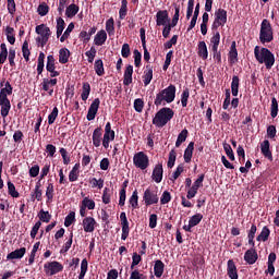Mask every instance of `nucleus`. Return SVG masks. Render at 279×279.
<instances>
[{
	"label": "nucleus",
	"mask_w": 279,
	"mask_h": 279,
	"mask_svg": "<svg viewBox=\"0 0 279 279\" xmlns=\"http://www.w3.org/2000/svg\"><path fill=\"white\" fill-rule=\"evenodd\" d=\"M37 12L39 16H47L49 14V5H47V3L45 2L39 4L37 8Z\"/></svg>",
	"instance_id": "5fc2aeb1"
},
{
	"label": "nucleus",
	"mask_w": 279,
	"mask_h": 279,
	"mask_svg": "<svg viewBox=\"0 0 279 279\" xmlns=\"http://www.w3.org/2000/svg\"><path fill=\"white\" fill-rule=\"evenodd\" d=\"M178 158V154L175 153V149H171L169 153V158L167 162L168 169H173L175 166V159Z\"/></svg>",
	"instance_id": "58836bf2"
},
{
	"label": "nucleus",
	"mask_w": 279,
	"mask_h": 279,
	"mask_svg": "<svg viewBox=\"0 0 279 279\" xmlns=\"http://www.w3.org/2000/svg\"><path fill=\"white\" fill-rule=\"evenodd\" d=\"M228 58L230 64H236V62H239V51L236 50V41L231 43Z\"/></svg>",
	"instance_id": "f3484780"
},
{
	"label": "nucleus",
	"mask_w": 279,
	"mask_h": 279,
	"mask_svg": "<svg viewBox=\"0 0 279 279\" xmlns=\"http://www.w3.org/2000/svg\"><path fill=\"white\" fill-rule=\"evenodd\" d=\"M178 21H180V5L174 4V15L171 22H168V25L175 27L178 25Z\"/></svg>",
	"instance_id": "ea45409f"
},
{
	"label": "nucleus",
	"mask_w": 279,
	"mask_h": 279,
	"mask_svg": "<svg viewBox=\"0 0 279 279\" xmlns=\"http://www.w3.org/2000/svg\"><path fill=\"white\" fill-rule=\"evenodd\" d=\"M227 276H229L230 279H239V272L236 270V264H234V260H232V259L228 260Z\"/></svg>",
	"instance_id": "6ab92c4d"
},
{
	"label": "nucleus",
	"mask_w": 279,
	"mask_h": 279,
	"mask_svg": "<svg viewBox=\"0 0 279 279\" xmlns=\"http://www.w3.org/2000/svg\"><path fill=\"white\" fill-rule=\"evenodd\" d=\"M58 107H54L51 113L48 116V125H53L56 123V119H58Z\"/></svg>",
	"instance_id": "13d9d810"
},
{
	"label": "nucleus",
	"mask_w": 279,
	"mask_h": 279,
	"mask_svg": "<svg viewBox=\"0 0 279 279\" xmlns=\"http://www.w3.org/2000/svg\"><path fill=\"white\" fill-rule=\"evenodd\" d=\"M62 269H64V266L59 262H49L44 265L46 276H56V274H60Z\"/></svg>",
	"instance_id": "6e6552de"
},
{
	"label": "nucleus",
	"mask_w": 279,
	"mask_h": 279,
	"mask_svg": "<svg viewBox=\"0 0 279 279\" xmlns=\"http://www.w3.org/2000/svg\"><path fill=\"white\" fill-rule=\"evenodd\" d=\"M22 53L23 58L26 62H29V56H32V52L29 51V43L25 40L22 46Z\"/></svg>",
	"instance_id": "79ce46f5"
},
{
	"label": "nucleus",
	"mask_w": 279,
	"mask_h": 279,
	"mask_svg": "<svg viewBox=\"0 0 279 279\" xmlns=\"http://www.w3.org/2000/svg\"><path fill=\"white\" fill-rule=\"evenodd\" d=\"M32 199H37V202H40L43 199V190H40V184H37L35 186L34 193L32 194Z\"/></svg>",
	"instance_id": "3c124183"
},
{
	"label": "nucleus",
	"mask_w": 279,
	"mask_h": 279,
	"mask_svg": "<svg viewBox=\"0 0 279 279\" xmlns=\"http://www.w3.org/2000/svg\"><path fill=\"white\" fill-rule=\"evenodd\" d=\"M81 206H83L84 208H87L88 210H95V201H93V199H90L88 197H85L82 201Z\"/></svg>",
	"instance_id": "09e8293b"
},
{
	"label": "nucleus",
	"mask_w": 279,
	"mask_h": 279,
	"mask_svg": "<svg viewBox=\"0 0 279 279\" xmlns=\"http://www.w3.org/2000/svg\"><path fill=\"white\" fill-rule=\"evenodd\" d=\"M133 56H134V64L138 69L141 66V62L143 60V54L141 53V51H138V49H135L133 51Z\"/></svg>",
	"instance_id": "bf43d9fd"
},
{
	"label": "nucleus",
	"mask_w": 279,
	"mask_h": 279,
	"mask_svg": "<svg viewBox=\"0 0 279 279\" xmlns=\"http://www.w3.org/2000/svg\"><path fill=\"white\" fill-rule=\"evenodd\" d=\"M271 40H274V27H271L269 20L265 19L260 24L259 43L265 45L266 43H271Z\"/></svg>",
	"instance_id": "39448f33"
},
{
	"label": "nucleus",
	"mask_w": 279,
	"mask_h": 279,
	"mask_svg": "<svg viewBox=\"0 0 279 279\" xmlns=\"http://www.w3.org/2000/svg\"><path fill=\"white\" fill-rule=\"evenodd\" d=\"M143 108H145V101L141 98H136L134 100V110L135 112H143Z\"/></svg>",
	"instance_id": "680f3d73"
},
{
	"label": "nucleus",
	"mask_w": 279,
	"mask_h": 279,
	"mask_svg": "<svg viewBox=\"0 0 279 279\" xmlns=\"http://www.w3.org/2000/svg\"><path fill=\"white\" fill-rule=\"evenodd\" d=\"M202 219H204V215L202 214H196L194 216H192L189 220V223L195 228V226H198V223L202 221Z\"/></svg>",
	"instance_id": "603ef678"
},
{
	"label": "nucleus",
	"mask_w": 279,
	"mask_h": 279,
	"mask_svg": "<svg viewBox=\"0 0 279 279\" xmlns=\"http://www.w3.org/2000/svg\"><path fill=\"white\" fill-rule=\"evenodd\" d=\"M223 150L226 151L227 157L229 160H234V150H232V146L228 143H223Z\"/></svg>",
	"instance_id": "6e6d98bb"
},
{
	"label": "nucleus",
	"mask_w": 279,
	"mask_h": 279,
	"mask_svg": "<svg viewBox=\"0 0 279 279\" xmlns=\"http://www.w3.org/2000/svg\"><path fill=\"white\" fill-rule=\"evenodd\" d=\"M175 112L173 109L168 107H162L159 111L156 112L155 117L153 118V125L156 128H165L171 119H173Z\"/></svg>",
	"instance_id": "7ed1b4c3"
},
{
	"label": "nucleus",
	"mask_w": 279,
	"mask_h": 279,
	"mask_svg": "<svg viewBox=\"0 0 279 279\" xmlns=\"http://www.w3.org/2000/svg\"><path fill=\"white\" fill-rule=\"evenodd\" d=\"M193 10H195V0H189L186 9V20L189 21L193 16Z\"/></svg>",
	"instance_id": "052dcab7"
},
{
	"label": "nucleus",
	"mask_w": 279,
	"mask_h": 279,
	"mask_svg": "<svg viewBox=\"0 0 279 279\" xmlns=\"http://www.w3.org/2000/svg\"><path fill=\"white\" fill-rule=\"evenodd\" d=\"M101 136H104V130L101 126H98L93 132V145L94 147H101Z\"/></svg>",
	"instance_id": "aec40b11"
},
{
	"label": "nucleus",
	"mask_w": 279,
	"mask_h": 279,
	"mask_svg": "<svg viewBox=\"0 0 279 279\" xmlns=\"http://www.w3.org/2000/svg\"><path fill=\"white\" fill-rule=\"evenodd\" d=\"M1 106V117H3V119H5V117H8V114H10V110H12V105L10 104V100L7 102H0Z\"/></svg>",
	"instance_id": "4c0bfd02"
},
{
	"label": "nucleus",
	"mask_w": 279,
	"mask_h": 279,
	"mask_svg": "<svg viewBox=\"0 0 279 279\" xmlns=\"http://www.w3.org/2000/svg\"><path fill=\"white\" fill-rule=\"evenodd\" d=\"M56 70V58L53 54H49L47 57V63H46V71H53Z\"/></svg>",
	"instance_id": "49530a36"
},
{
	"label": "nucleus",
	"mask_w": 279,
	"mask_h": 279,
	"mask_svg": "<svg viewBox=\"0 0 279 279\" xmlns=\"http://www.w3.org/2000/svg\"><path fill=\"white\" fill-rule=\"evenodd\" d=\"M121 56H122V58H128L129 56H132V50L130 49V44L122 45Z\"/></svg>",
	"instance_id": "338daca9"
},
{
	"label": "nucleus",
	"mask_w": 279,
	"mask_h": 279,
	"mask_svg": "<svg viewBox=\"0 0 279 279\" xmlns=\"http://www.w3.org/2000/svg\"><path fill=\"white\" fill-rule=\"evenodd\" d=\"M130 205L132 208H138V192L134 191L132 196L130 197Z\"/></svg>",
	"instance_id": "69168bd1"
},
{
	"label": "nucleus",
	"mask_w": 279,
	"mask_h": 279,
	"mask_svg": "<svg viewBox=\"0 0 279 279\" xmlns=\"http://www.w3.org/2000/svg\"><path fill=\"white\" fill-rule=\"evenodd\" d=\"M27 252V248L21 247L7 255V260H16L23 258Z\"/></svg>",
	"instance_id": "4be33fe9"
},
{
	"label": "nucleus",
	"mask_w": 279,
	"mask_h": 279,
	"mask_svg": "<svg viewBox=\"0 0 279 279\" xmlns=\"http://www.w3.org/2000/svg\"><path fill=\"white\" fill-rule=\"evenodd\" d=\"M151 80H154V66L151 64H147L143 75V83L146 86L151 84Z\"/></svg>",
	"instance_id": "a211bd4d"
},
{
	"label": "nucleus",
	"mask_w": 279,
	"mask_h": 279,
	"mask_svg": "<svg viewBox=\"0 0 279 279\" xmlns=\"http://www.w3.org/2000/svg\"><path fill=\"white\" fill-rule=\"evenodd\" d=\"M175 85L170 84L168 87L157 93L154 105L158 108V106H167V104H173V101H175Z\"/></svg>",
	"instance_id": "f257e3e1"
},
{
	"label": "nucleus",
	"mask_w": 279,
	"mask_h": 279,
	"mask_svg": "<svg viewBox=\"0 0 279 279\" xmlns=\"http://www.w3.org/2000/svg\"><path fill=\"white\" fill-rule=\"evenodd\" d=\"M78 38L82 40L83 45H88V43H90V35L86 31H82L78 34Z\"/></svg>",
	"instance_id": "0e129e2a"
},
{
	"label": "nucleus",
	"mask_w": 279,
	"mask_h": 279,
	"mask_svg": "<svg viewBox=\"0 0 279 279\" xmlns=\"http://www.w3.org/2000/svg\"><path fill=\"white\" fill-rule=\"evenodd\" d=\"M106 40H108V33L105 29H100L94 37V45L102 47V45H106Z\"/></svg>",
	"instance_id": "2eb2a0df"
},
{
	"label": "nucleus",
	"mask_w": 279,
	"mask_h": 279,
	"mask_svg": "<svg viewBox=\"0 0 279 279\" xmlns=\"http://www.w3.org/2000/svg\"><path fill=\"white\" fill-rule=\"evenodd\" d=\"M73 29H75V24L73 22H71L66 29L64 31L63 35L60 38V43H64V40H68L69 36H71V32H73Z\"/></svg>",
	"instance_id": "a19ab883"
},
{
	"label": "nucleus",
	"mask_w": 279,
	"mask_h": 279,
	"mask_svg": "<svg viewBox=\"0 0 279 279\" xmlns=\"http://www.w3.org/2000/svg\"><path fill=\"white\" fill-rule=\"evenodd\" d=\"M39 221H43L44 223H49L51 221V216L49 215V211H45L41 209L38 214Z\"/></svg>",
	"instance_id": "864d4df0"
},
{
	"label": "nucleus",
	"mask_w": 279,
	"mask_h": 279,
	"mask_svg": "<svg viewBox=\"0 0 279 279\" xmlns=\"http://www.w3.org/2000/svg\"><path fill=\"white\" fill-rule=\"evenodd\" d=\"M73 223H75V211H70L64 219V226L65 228H69Z\"/></svg>",
	"instance_id": "4d7b16f0"
},
{
	"label": "nucleus",
	"mask_w": 279,
	"mask_h": 279,
	"mask_svg": "<svg viewBox=\"0 0 279 279\" xmlns=\"http://www.w3.org/2000/svg\"><path fill=\"white\" fill-rule=\"evenodd\" d=\"M114 130H112V124L110 122L106 123L105 126V134H104V138H102V146L105 147V149H108V147H110V141H114Z\"/></svg>",
	"instance_id": "1a4fd4ad"
},
{
	"label": "nucleus",
	"mask_w": 279,
	"mask_h": 279,
	"mask_svg": "<svg viewBox=\"0 0 279 279\" xmlns=\"http://www.w3.org/2000/svg\"><path fill=\"white\" fill-rule=\"evenodd\" d=\"M270 116L272 119L278 117V99H276V97L271 98Z\"/></svg>",
	"instance_id": "37998d69"
},
{
	"label": "nucleus",
	"mask_w": 279,
	"mask_h": 279,
	"mask_svg": "<svg viewBox=\"0 0 279 279\" xmlns=\"http://www.w3.org/2000/svg\"><path fill=\"white\" fill-rule=\"evenodd\" d=\"M198 50L197 54L202 60H208V46H206V41H198Z\"/></svg>",
	"instance_id": "b1692460"
},
{
	"label": "nucleus",
	"mask_w": 279,
	"mask_h": 279,
	"mask_svg": "<svg viewBox=\"0 0 279 279\" xmlns=\"http://www.w3.org/2000/svg\"><path fill=\"white\" fill-rule=\"evenodd\" d=\"M239 86H241V78H239L236 75H233L231 82V95L233 97H239Z\"/></svg>",
	"instance_id": "a878e982"
},
{
	"label": "nucleus",
	"mask_w": 279,
	"mask_h": 279,
	"mask_svg": "<svg viewBox=\"0 0 279 279\" xmlns=\"http://www.w3.org/2000/svg\"><path fill=\"white\" fill-rule=\"evenodd\" d=\"M89 184L92 185L93 189H104V180L102 179L93 178V179H90Z\"/></svg>",
	"instance_id": "e2e57ef3"
},
{
	"label": "nucleus",
	"mask_w": 279,
	"mask_h": 279,
	"mask_svg": "<svg viewBox=\"0 0 279 279\" xmlns=\"http://www.w3.org/2000/svg\"><path fill=\"white\" fill-rule=\"evenodd\" d=\"M171 23V19H169V11L160 10L156 13V25L157 27H162V25H167Z\"/></svg>",
	"instance_id": "f8f14e48"
},
{
	"label": "nucleus",
	"mask_w": 279,
	"mask_h": 279,
	"mask_svg": "<svg viewBox=\"0 0 279 279\" xmlns=\"http://www.w3.org/2000/svg\"><path fill=\"white\" fill-rule=\"evenodd\" d=\"M106 32L109 36H114V19L110 17L106 21Z\"/></svg>",
	"instance_id": "c03bdc74"
},
{
	"label": "nucleus",
	"mask_w": 279,
	"mask_h": 279,
	"mask_svg": "<svg viewBox=\"0 0 279 279\" xmlns=\"http://www.w3.org/2000/svg\"><path fill=\"white\" fill-rule=\"evenodd\" d=\"M254 56L259 64H265L266 69H271L276 64V57L267 48L256 46L254 48Z\"/></svg>",
	"instance_id": "f03ea898"
},
{
	"label": "nucleus",
	"mask_w": 279,
	"mask_h": 279,
	"mask_svg": "<svg viewBox=\"0 0 279 279\" xmlns=\"http://www.w3.org/2000/svg\"><path fill=\"white\" fill-rule=\"evenodd\" d=\"M191 97V90L189 87H185L181 95V105L182 108H186L189 106V98Z\"/></svg>",
	"instance_id": "e433bc0d"
},
{
	"label": "nucleus",
	"mask_w": 279,
	"mask_h": 279,
	"mask_svg": "<svg viewBox=\"0 0 279 279\" xmlns=\"http://www.w3.org/2000/svg\"><path fill=\"white\" fill-rule=\"evenodd\" d=\"M85 56L89 64H93V62H95V56H97V49H95V46H92L90 49L85 52Z\"/></svg>",
	"instance_id": "a18cd8bd"
},
{
	"label": "nucleus",
	"mask_w": 279,
	"mask_h": 279,
	"mask_svg": "<svg viewBox=\"0 0 279 279\" xmlns=\"http://www.w3.org/2000/svg\"><path fill=\"white\" fill-rule=\"evenodd\" d=\"M88 97H90V83L85 82L83 83V87H82V94H81L82 101H86Z\"/></svg>",
	"instance_id": "473e14b6"
},
{
	"label": "nucleus",
	"mask_w": 279,
	"mask_h": 279,
	"mask_svg": "<svg viewBox=\"0 0 279 279\" xmlns=\"http://www.w3.org/2000/svg\"><path fill=\"white\" fill-rule=\"evenodd\" d=\"M193 149H195V143L191 142L184 150V155H183L184 162L186 163L191 162L193 158Z\"/></svg>",
	"instance_id": "bb28decb"
},
{
	"label": "nucleus",
	"mask_w": 279,
	"mask_h": 279,
	"mask_svg": "<svg viewBox=\"0 0 279 279\" xmlns=\"http://www.w3.org/2000/svg\"><path fill=\"white\" fill-rule=\"evenodd\" d=\"M43 71H45V52H40L37 59L38 75H43Z\"/></svg>",
	"instance_id": "c9c22d12"
},
{
	"label": "nucleus",
	"mask_w": 279,
	"mask_h": 279,
	"mask_svg": "<svg viewBox=\"0 0 279 279\" xmlns=\"http://www.w3.org/2000/svg\"><path fill=\"white\" fill-rule=\"evenodd\" d=\"M120 221L122 227L121 240L125 241V239L130 236V222L128 221V216L125 215V211H122L120 214Z\"/></svg>",
	"instance_id": "9b49d317"
},
{
	"label": "nucleus",
	"mask_w": 279,
	"mask_h": 279,
	"mask_svg": "<svg viewBox=\"0 0 279 279\" xmlns=\"http://www.w3.org/2000/svg\"><path fill=\"white\" fill-rule=\"evenodd\" d=\"M228 23V11L225 9H218L215 11V20L211 25V29H219Z\"/></svg>",
	"instance_id": "423d86ee"
},
{
	"label": "nucleus",
	"mask_w": 279,
	"mask_h": 279,
	"mask_svg": "<svg viewBox=\"0 0 279 279\" xmlns=\"http://www.w3.org/2000/svg\"><path fill=\"white\" fill-rule=\"evenodd\" d=\"M271 144H269V140H264L260 144V151L264 157L268 158V160H274V155L271 154V149L269 148Z\"/></svg>",
	"instance_id": "dca6fc26"
},
{
	"label": "nucleus",
	"mask_w": 279,
	"mask_h": 279,
	"mask_svg": "<svg viewBox=\"0 0 279 279\" xmlns=\"http://www.w3.org/2000/svg\"><path fill=\"white\" fill-rule=\"evenodd\" d=\"M35 33L38 34L36 37V43L38 47H45L47 43H49V38H51V28L47 26V24H40L35 27Z\"/></svg>",
	"instance_id": "20e7f679"
},
{
	"label": "nucleus",
	"mask_w": 279,
	"mask_h": 279,
	"mask_svg": "<svg viewBox=\"0 0 279 279\" xmlns=\"http://www.w3.org/2000/svg\"><path fill=\"white\" fill-rule=\"evenodd\" d=\"M101 105V100L99 98H96L90 104L86 119L87 121H95V118L97 117V112H99V106Z\"/></svg>",
	"instance_id": "9d476101"
},
{
	"label": "nucleus",
	"mask_w": 279,
	"mask_h": 279,
	"mask_svg": "<svg viewBox=\"0 0 279 279\" xmlns=\"http://www.w3.org/2000/svg\"><path fill=\"white\" fill-rule=\"evenodd\" d=\"M154 271L156 278H162V274H165V263L158 259L155 262Z\"/></svg>",
	"instance_id": "7c9ffc66"
},
{
	"label": "nucleus",
	"mask_w": 279,
	"mask_h": 279,
	"mask_svg": "<svg viewBox=\"0 0 279 279\" xmlns=\"http://www.w3.org/2000/svg\"><path fill=\"white\" fill-rule=\"evenodd\" d=\"M133 165L144 171V169L149 167V157L144 151L136 153L133 157Z\"/></svg>",
	"instance_id": "0eeeda50"
},
{
	"label": "nucleus",
	"mask_w": 279,
	"mask_h": 279,
	"mask_svg": "<svg viewBox=\"0 0 279 279\" xmlns=\"http://www.w3.org/2000/svg\"><path fill=\"white\" fill-rule=\"evenodd\" d=\"M244 260L248 265H254V263H256V260H258V253H256V250H254V248L247 250L244 254Z\"/></svg>",
	"instance_id": "412c9836"
},
{
	"label": "nucleus",
	"mask_w": 279,
	"mask_h": 279,
	"mask_svg": "<svg viewBox=\"0 0 279 279\" xmlns=\"http://www.w3.org/2000/svg\"><path fill=\"white\" fill-rule=\"evenodd\" d=\"M0 48V64H5V60H8V46H5V44H1Z\"/></svg>",
	"instance_id": "de8ad7c7"
},
{
	"label": "nucleus",
	"mask_w": 279,
	"mask_h": 279,
	"mask_svg": "<svg viewBox=\"0 0 279 279\" xmlns=\"http://www.w3.org/2000/svg\"><path fill=\"white\" fill-rule=\"evenodd\" d=\"M269 234H271V231L267 227H264L257 235L256 241L265 243V241H268Z\"/></svg>",
	"instance_id": "72a5a7b5"
},
{
	"label": "nucleus",
	"mask_w": 279,
	"mask_h": 279,
	"mask_svg": "<svg viewBox=\"0 0 279 279\" xmlns=\"http://www.w3.org/2000/svg\"><path fill=\"white\" fill-rule=\"evenodd\" d=\"M77 12H80V5L72 3L68 5L65 9V16L68 19H73V16L77 14Z\"/></svg>",
	"instance_id": "c85d7f7f"
},
{
	"label": "nucleus",
	"mask_w": 279,
	"mask_h": 279,
	"mask_svg": "<svg viewBox=\"0 0 279 279\" xmlns=\"http://www.w3.org/2000/svg\"><path fill=\"white\" fill-rule=\"evenodd\" d=\"M211 32H213V37L210 38V46H211V49H217L219 48V45L221 43V34L219 33L218 28L211 29Z\"/></svg>",
	"instance_id": "5701e85b"
},
{
	"label": "nucleus",
	"mask_w": 279,
	"mask_h": 279,
	"mask_svg": "<svg viewBox=\"0 0 279 279\" xmlns=\"http://www.w3.org/2000/svg\"><path fill=\"white\" fill-rule=\"evenodd\" d=\"M186 138H189V130L183 129L178 135L175 147H180L182 143L186 141Z\"/></svg>",
	"instance_id": "f704fd0d"
},
{
	"label": "nucleus",
	"mask_w": 279,
	"mask_h": 279,
	"mask_svg": "<svg viewBox=\"0 0 279 279\" xmlns=\"http://www.w3.org/2000/svg\"><path fill=\"white\" fill-rule=\"evenodd\" d=\"M197 19H199V3H197L195 7L194 14L187 27V32H191V29H193L195 25H197Z\"/></svg>",
	"instance_id": "2f4dec72"
},
{
	"label": "nucleus",
	"mask_w": 279,
	"mask_h": 279,
	"mask_svg": "<svg viewBox=\"0 0 279 279\" xmlns=\"http://www.w3.org/2000/svg\"><path fill=\"white\" fill-rule=\"evenodd\" d=\"M143 199H144L146 206H153V204H158V199H159L158 193L147 189L144 192Z\"/></svg>",
	"instance_id": "ddd939ff"
},
{
	"label": "nucleus",
	"mask_w": 279,
	"mask_h": 279,
	"mask_svg": "<svg viewBox=\"0 0 279 279\" xmlns=\"http://www.w3.org/2000/svg\"><path fill=\"white\" fill-rule=\"evenodd\" d=\"M61 158L63 160V165H70L71 163V156L69 155V151L66 148H60L59 150Z\"/></svg>",
	"instance_id": "8fccbe9b"
},
{
	"label": "nucleus",
	"mask_w": 279,
	"mask_h": 279,
	"mask_svg": "<svg viewBox=\"0 0 279 279\" xmlns=\"http://www.w3.org/2000/svg\"><path fill=\"white\" fill-rule=\"evenodd\" d=\"M71 58V51L68 48H61L59 50V62L60 64H66Z\"/></svg>",
	"instance_id": "cd10ccee"
},
{
	"label": "nucleus",
	"mask_w": 279,
	"mask_h": 279,
	"mask_svg": "<svg viewBox=\"0 0 279 279\" xmlns=\"http://www.w3.org/2000/svg\"><path fill=\"white\" fill-rule=\"evenodd\" d=\"M94 70L96 75H98L99 77L106 75V70L104 69V60L97 59L94 63Z\"/></svg>",
	"instance_id": "c756f323"
},
{
	"label": "nucleus",
	"mask_w": 279,
	"mask_h": 279,
	"mask_svg": "<svg viewBox=\"0 0 279 279\" xmlns=\"http://www.w3.org/2000/svg\"><path fill=\"white\" fill-rule=\"evenodd\" d=\"M47 202H51L53 199V184H49L46 190Z\"/></svg>",
	"instance_id": "774afa93"
},
{
	"label": "nucleus",
	"mask_w": 279,
	"mask_h": 279,
	"mask_svg": "<svg viewBox=\"0 0 279 279\" xmlns=\"http://www.w3.org/2000/svg\"><path fill=\"white\" fill-rule=\"evenodd\" d=\"M132 75H134V66L128 65L123 76L124 86H130V84H132Z\"/></svg>",
	"instance_id": "393cba45"
},
{
	"label": "nucleus",
	"mask_w": 279,
	"mask_h": 279,
	"mask_svg": "<svg viewBox=\"0 0 279 279\" xmlns=\"http://www.w3.org/2000/svg\"><path fill=\"white\" fill-rule=\"evenodd\" d=\"M82 227L84 232H95V229L97 228V220L90 216L85 217L82 221Z\"/></svg>",
	"instance_id": "4468645a"
}]
</instances>
